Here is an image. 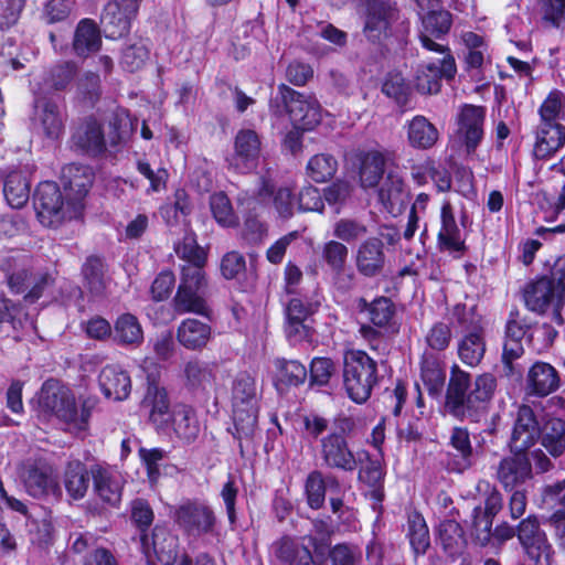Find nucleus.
Listing matches in <instances>:
<instances>
[{"instance_id": "1", "label": "nucleus", "mask_w": 565, "mask_h": 565, "mask_svg": "<svg viewBox=\"0 0 565 565\" xmlns=\"http://www.w3.org/2000/svg\"><path fill=\"white\" fill-rule=\"evenodd\" d=\"M269 108L276 117L288 115L295 128L301 130L313 129L322 118V109L316 97L299 93L286 84L278 86Z\"/></svg>"}, {"instance_id": "2", "label": "nucleus", "mask_w": 565, "mask_h": 565, "mask_svg": "<svg viewBox=\"0 0 565 565\" xmlns=\"http://www.w3.org/2000/svg\"><path fill=\"white\" fill-rule=\"evenodd\" d=\"M377 365L364 351L349 350L344 354L343 383L348 396L355 403L366 402L377 382Z\"/></svg>"}, {"instance_id": "3", "label": "nucleus", "mask_w": 565, "mask_h": 565, "mask_svg": "<svg viewBox=\"0 0 565 565\" xmlns=\"http://www.w3.org/2000/svg\"><path fill=\"white\" fill-rule=\"evenodd\" d=\"M131 518L140 527V542L145 553H149L152 548L158 559L169 565L177 557L178 539L169 534L164 529L156 527L151 536V546L149 537L143 533L145 529L150 526L153 520V512L146 500L137 499L131 504Z\"/></svg>"}, {"instance_id": "4", "label": "nucleus", "mask_w": 565, "mask_h": 565, "mask_svg": "<svg viewBox=\"0 0 565 565\" xmlns=\"http://www.w3.org/2000/svg\"><path fill=\"white\" fill-rule=\"evenodd\" d=\"M40 407L75 429L83 430L88 423V413L85 409L78 414L75 397L71 391L56 381H46L39 395Z\"/></svg>"}, {"instance_id": "5", "label": "nucleus", "mask_w": 565, "mask_h": 565, "mask_svg": "<svg viewBox=\"0 0 565 565\" xmlns=\"http://www.w3.org/2000/svg\"><path fill=\"white\" fill-rule=\"evenodd\" d=\"M71 203V199L67 198L65 204L61 190L54 182L40 183L34 193L36 215L39 221L47 227L58 226L65 220L77 217L81 214V212H75Z\"/></svg>"}, {"instance_id": "6", "label": "nucleus", "mask_w": 565, "mask_h": 565, "mask_svg": "<svg viewBox=\"0 0 565 565\" xmlns=\"http://www.w3.org/2000/svg\"><path fill=\"white\" fill-rule=\"evenodd\" d=\"M399 19L396 6L387 0H366L363 14V34L372 43H383L394 35Z\"/></svg>"}, {"instance_id": "7", "label": "nucleus", "mask_w": 565, "mask_h": 565, "mask_svg": "<svg viewBox=\"0 0 565 565\" xmlns=\"http://www.w3.org/2000/svg\"><path fill=\"white\" fill-rule=\"evenodd\" d=\"M20 479L25 492L35 499L57 500L62 497L58 476L45 461L26 462L21 469Z\"/></svg>"}, {"instance_id": "8", "label": "nucleus", "mask_w": 565, "mask_h": 565, "mask_svg": "<svg viewBox=\"0 0 565 565\" xmlns=\"http://www.w3.org/2000/svg\"><path fill=\"white\" fill-rule=\"evenodd\" d=\"M516 536L535 565H551L552 547L536 515L531 514L516 526Z\"/></svg>"}, {"instance_id": "9", "label": "nucleus", "mask_w": 565, "mask_h": 565, "mask_svg": "<svg viewBox=\"0 0 565 565\" xmlns=\"http://www.w3.org/2000/svg\"><path fill=\"white\" fill-rule=\"evenodd\" d=\"M319 306L318 300L301 297H294L287 302L285 332L290 341L301 342L311 339L312 329L306 324V320L318 310Z\"/></svg>"}, {"instance_id": "10", "label": "nucleus", "mask_w": 565, "mask_h": 565, "mask_svg": "<svg viewBox=\"0 0 565 565\" xmlns=\"http://www.w3.org/2000/svg\"><path fill=\"white\" fill-rule=\"evenodd\" d=\"M175 522L190 535L212 533L216 523L213 510L198 501H186L174 512Z\"/></svg>"}, {"instance_id": "11", "label": "nucleus", "mask_w": 565, "mask_h": 565, "mask_svg": "<svg viewBox=\"0 0 565 565\" xmlns=\"http://www.w3.org/2000/svg\"><path fill=\"white\" fill-rule=\"evenodd\" d=\"M497 386L495 379L492 374L484 373L479 375L475 381V386L471 391L466 392L459 398V406L461 413H449L457 418H469L477 420L478 417L487 409V404L491 399Z\"/></svg>"}, {"instance_id": "12", "label": "nucleus", "mask_w": 565, "mask_h": 565, "mask_svg": "<svg viewBox=\"0 0 565 565\" xmlns=\"http://www.w3.org/2000/svg\"><path fill=\"white\" fill-rule=\"evenodd\" d=\"M319 455L323 466L352 472L358 468V460L342 435L327 434L320 438Z\"/></svg>"}, {"instance_id": "13", "label": "nucleus", "mask_w": 565, "mask_h": 565, "mask_svg": "<svg viewBox=\"0 0 565 565\" xmlns=\"http://www.w3.org/2000/svg\"><path fill=\"white\" fill-rule=\"evenodd\" d=\"M556 294L557 290L553 281L548 280L547 276H543L526 286L524 290L525 305L531 311L540 313L545 312L548 307H553L552 319L562 326L561 307L564 301H558Z\"/></svg>"}, {"instance_id": "14", "label": "nucleus", "mask_w": 565, "mask_h": 565, "mask_svg": "<svg viewBox=\"0 0 565 565\" xmlns=\"http://www.w3.org/2000/svg\"><path fill=\"white\" fill-rule=\"evenodd\" d=\"M495 478L504 490L519 489L533 478L531 461L525 452L511 451L495 469Z\"/></svg>"}, {"instance_id": "15", "label": "nucleus", "mask_w": 565, "mask_h": 565, "mask_svg": "<svg viewBox=\"0 0 565 565\" xmlns=\"http://www.w3.org/2000/svg\"><path fill=\"white\" fill-rule=\"evenodd\" d=\"M456 73L455 57L447 55L445 60L419 65L415 73L414 86L420 94H437L441 87V79H452Z\"/></svg>"}, {"instance_id": "16", "label": "nucleus", "mask_w": 565, "mask_h": 565, "mask_svg": "<svg viewBox=\"0 0 565 565\" xmlns=\"http://www.w3.org/2000/svg\"><path fill=\"white\" fill-rule=\"evenodd\" d=\"M542 425L529 405L518 408L512 434L509 440L511 451L527 452L540 438Z\"/></svg>"}, {"instance_id": "17", "label": "nucleus", "mask_w": 565, "mask_h": 565, "mask_svg": "<svg viewBox=\"0 0 565 565\" xmlns=\"http://www.w3.org/2000/svg\"><path fill=\"white\" fill-rule=\"evenodd\" d=\"M358 271L367 278L380 276L387 265V255L383 239L369 237L361 242L354 254Z\"/></svg>"}, {"instance_id": "18", "label": "nucleus", "mask_w": 565, "mask_h": 565, "mask_svg": "<svg viewBox=\"0 0 565 565\" xmlns=\"http://www.w3.org/2000/svg\"><path fill=\"white\" fill-rule=\"evenodd\" d=\"M140 4L131 0H110L104 7L102 23L111 38L127 34L136 19Z\"/></svg>"}, {"instance_id": "19", "label": "nucleus", "mask_w": 565, "mask_h": 565, "mask_svg": "<svg viewBox=\"0 0 565 565\" xmlns=\"http://www.w3.org/2000/svg\"><path fill=\"white\" fill-rule=\"evenodd\" d=\"M94 181V173L87 166L71 163L62 169V182L66 196L75 212H82L83 200L88 193Z\"/></svg>"}, {"instance_id": "20", "label": "nucleus", "mask_w": 565, "mask_h": 565, "mask_svg": "<svg viewBox=\"0 0 565 565\" xmlns=\"http://www.w3.org/2000/svg\"><path fill=\"white\" fill-rule=\"evenodd\" d=\"M260 154V141L254 130H241L235 138V153L228 163L239 173H247L258 166Z\"/></svg>"}, {"instance_id": "21", "label": "nucleus", "mask_w": 565, "mask_h": 565, "mask_svg": "<svg viewBox=\"0 0 565 565\" xmlns=\"http://www.w3.org/2000/svg\"><path fill=\"white\" fill-rule=\"evenodd\" d=\"M438 248L441 252L449 253L456 258L461 257L467 249L465 238L462 237L454 215V209L448 201L443 203L440 210Z\"/></svg>"}, {"instance_id": "22", "label": "nucleus", "mask_w": 565, "mask_h": 565, "mask_svg": "<svg viewBox=\"0 0 565 565\" xmlns=\"http://www.w3.org/2000/svg\"><path fill=\"white\" fill-rule=\"evenodd\" d=\"M486 108L465 105L458 118V135L463 140L467 152H473L483 138Z\"/></svg>"}, {"instance_id": "23", "label": "nucleus", "mask_w": 565, "mask_h": 565, "mask_svg": "<svg viewBox=\"0 0 565 565\" xmlns=\"http://www.w3.org/2000/svg\"><path fill=\"white\" fill-rule=\"evenodd\" d=\"M377 185V200L384 210L393 215L402 213L408 203V191L403 178L388 171Z\"/></svg>"}, {"instance_id": "24", "label": "nucleus", "mask_w": 565, "mask_h": 565, "mask_svg": "<svg viewBox=\"0 0 565 565\" xmlns=\"http://www.w3.org/2000/svg\"><path fill=\"white\" fill-rule=\"evenodd\" d=\"M141 409L148 412L149 419L158 427L170 422V401L166 388L154 380H148L146 394L140 403Z\"/></svg>"}, {"instance_id": "25", "label": "nucleus", "mask_w": 565, "mask_h": 565, "mask_svg": "<svg viewBox=\"0 0 565 565\" xmlns=\"http://www.w3.org/2000/svg\"><path fill=\"white\" fill-rule=\"evenodd\" d=\"M34 124L42 134L52 140L58 139L64 132V116L58 105L46 98H39L34 105Z\"/></svg>"}, {"instance_id": "26", "label": "nucleus", "mask_w": 565, "mask_h": 565, "mask_svg": "<svg viewBox=\"0 0 565 565\" xmlns=\"http://www.w3.org/2000/svg\"><path fill=\"white\" fill-rule=\"evenodd\" d=\"M98 382L106 398L117 402L128 398L131 392V380L121 366L110 364L103 367Z\"/></svg>"}, {"instance_id": "27", "label": "nucleus", "mask_w": 565, "mask_h": 565, "mask_svg": "<svg viewBox=\"0 0 565 565\" xmlns=\"http://www.w3.org/2000/svg\"><path fill=\"white\" fill-rule=\"evenodd\" d=\"M559 386L557 371L548 363L536 362L527 372L526 392L529 395L547 396Z\"/></svg>"}, {"instance_id": "28", "label": "nucleus", "mask_w": 565, "mask_h": 565, "mask_svg": "<svg viewBox=\"0 0 565 565\" xmlns=\"http://www.w3.org/2000/svg\"><path fill=\"white\" fill-rule=\"evenodd\" d=\"M73 146L89 156H98L106 149L100 124L93 118L82 122L72 135Z\"/></svg>"}, {"instance_id": "29", "label": "nucleus", "mask_w": 565, "mask_h": 565, "mask_svg": "<svg viewBox=\"0 0 565 565\" xmlns=\"http://www.w3.org/2000/svg\"><path fill=\"white\" fill-rule=\"evenodd\" d=\"M212 339V328L199 319H184L177 329V340L188 350L200 351Z\"/></svg>"}, {"instance_id": "30", "label": "nucleus", "mask_w": 565, "mask_h": 565, "mask_svg": "<svg viewBox=\"0 0 565 565\" xmlns=\"http://www.w3.org/2000/svg\"><path fill=\"white\" fill-rule=\"evenodd\" d=\"M94 490L105 502L116 505L121 499L122 481L116 471L96 466L92 469Z\"/></svg>"}, {"instance_id": "31", "label": "nucleus", "mask_w": 565, "mask_h": 565, "mask_svg": "<svg viewBox=\"0 0 565 565\" xmlns=\"http://www.w3.org/2000/svg\"><path fill=\"white\" fill-rule=\"evenodd\" d=\"M257 195L262 201L271 199L273 206L279 218L289 220L294 215L296 200L290 188L280 186L276 189L270 181L262 179Z\"/></svg>"}, {"instance_id": "32", "label": "nucleus", "mask_w": 565, "mask_h": 565, "mask_svg": "<svg viewBox=\"0 0 565 565\" xmlns=\"http://www.w3.org/2000/svg\"><path fill=\"white\" fill-rule=\"evenodd\" d=\"M437 543L452 561L462 556L467 548V540L461 525L454 520L439 524Z\"/></svg>"}, {"instance_id": "33", "label": "nucleus", "mask_w": 565, "mask_h": 565, "mask_svg": "<svg viewBox=\"0 0 565 565\" xmlns=\"http://www.w3.org/2000/svg\"><path fill=\"white\" fill-rule=\"evenodd\" d=\"M73 50L79 57H87L99 51L102 34L97 23L92 19H83L77 23L73 38Z\"/></svg>"}, {"instance_id": "34", "label": "nucleus", "mask_w": 565, "mask_h": 565, "mask_svg": "<svg viewBox=\"0 0 565 565\" xmlns=\"http://www.w3.org/2000/svg\"><path fill=\"white\" fill-rule=\"evenodd\" d=\"M565 142V127L562 125H540L536 131L534 156L537 159H547L554 154Z\"/></svg>"}, {"instance_id": "35", "label": "nucleus", "mask_w": 565, "mask_h": 565, "mask_svg": "<svg viewBox=\"0 0 565 565\" xmlns=\"http://www.w3.org/2000/svg\"><path fill=\"white\" fill-rule=\"evenodd\" d=\"M113 339L122 347H140L143 342V330L138 318L131 313L120 315L114 323Z\"/></svg>"}, {"instance_id": "36", "label": "nucleus", "mask_w": 565, "mask_h": 565, "mask_svg": "<svg viewBox=\"0 0 565 565\" xmlns=\"http://www.w3.org/2000/svg\"><path fill=\"white\" fill-rule=\"evenodd\" d=\"M541 445L554 458L565 452V420L558 417H547L542 424L540 434Z\"/></svg>"}, {"instance_id": "37", "label": "nucleus", "mask_w": 565, "mask_h": 565, "mask_svg": "<svg viewBox=\"0 0 565 565\" xmlns=\"http://www.w3.org/2000/svg\"><path fill=\"white\" fill-rule=\"evenodd\" d=\"M234 423V436L239 441L243 450V441H249L257 430L258 405L232 406Z\"/></svg>"}, {"instance_id": "38", "label": "nucleus", "mask_w": 565, "mask_h": 565, "mask_svg": "<svg viewBox=\"0 0 565 565\" xmlns=\"http://www.w3.org/2000/svg\"><path fill=\"white\" fill-rule=\"evenodd\" d=\"M172 427L178 437L186 443L196 439L200 433V424L195 411L186 405L177 406L170 415Z\"/></svg>"}, {"instance_id": "39", "label": "nucleus", "mask_w": 565, "mask_h": 565, "mask_svg": "<svg viewBox=\"0 0 565 565\" xmlns=\"http://www.w3.org/2000/svg\"><path fill=\"white\" fill-rule=\"evenodd\" d=\"M409 145L417 149L431 148L439 138L437 128L424 116H415L407 126Z\"/></svg>"}, {"instance_id": "40", "label": "nucleus", "mask_w": 565, "mask_h": 565, "mask_svg": "<svg viewBox=\"0 0 565 565\" xmlns=\"http://www.w3.org/2000/svg\"><path fill=\"white\" fill-rule=\"evenodd\" d=\"M486 353L484 331H468L458 342L459 359L469 366L478 365Z\"/></svg>"}, {"instance_id": "41", "label": "nucleus", "mask_w": 565, "mask_h": 565, "mask_svg": "<svg viewBox=\"0 0 565 565\" xmlns=\"http://www.w3.org/2000/svg\"><path fill=\"white\" fill-rule=\"evenodd\" d=\"M64 484L73 499L84 498L89 487V473L86 466L79 460L70 461L64 471Z\"/></svg>"}, {"instance_id": "42", "label": "nucleus", "mask_w": 565, "mask_h": 565, "mask_svg": "<svg viewBox=\"0 0 565 565\" xmlns=\"http://www.w3.org/2000/svg\"><path fill=\"white\" fill-rule=\"evenodd\" d=\"M185 385L194 391H206L214 384V367L199 360H191L184 365Z\"/></svg>"}, {"instance_id": "43", "label": "nucleus", "mask_w": 565, "mask_h": 565, "mask_svg": "<svg viewBox=\"0 0 565 565\" xmlns=\"http://www.w3.org/2000/svg\"><path fill=\"white\" fill-rule=\"evenodd\" d=\"M3 194L13 209L23 207L30 199V183L21 172H11L7 175Z\"/></svg>"}, {"instance_id": "44", "label": "nucleus", "mask_w": 565, "mask_h": 565, "mask_svg": "<svg viewBox=\"0 0 565 565\" xmlns=\"http://www.w3.org/2000/svg\"><path fill=\"white\" fill-rule=\"evenodd\" d=\"M422 380L429 395L438 396L444 388L446 372L438 359L425 353L422 362Z\"/></svg>"}, {"instance_id": "45", "label": "nucleus", "mask_w": 565, "mask_h": 565, "mask_svg": "<svg viewBox=\"0 0 565 565\" xmlns=\"http://www.w3.org/2000/svg\"><path fill=\"white\" fill-rule=\"evenodd\" d=\"M275 554L286 565H311L313 562L310 550L291 539H282L277 543Z\"/></svg>"}, {"instance_id": "46", "label": "nucleus", "mask_w": 565, "mask_h": 565, "mask_svg": "<svg viewBox=\"0 0 565 565\" xmlns=\"http://www.w3.org/2000/svg\"><path fill=\"white\" fill-rule=\"evenodd\" d=\"M258 402L255 379L246 372L237 374L232 386V406L258 405Z\"/></svg>"}, {"instance_id": "47", "label": "nucleus", "mask_w": 565, "mask_h": 565, "mask_svg": "<svg viewBox=\"0 0 565 565\" xmlns=\"http://www.w3.org/2000/svg\"><path fill=\"white\" fill-rule=\"evenodd\" d=\"M385 158L381 152H366L361 160L360 181L365 189L376 186L383 178Z\"/></svg>"}, {"instance_id": "48", "label": "nucleus", "mask_w": 565, "mask_h": 565, "mask_svg": "<svg viewBox=\"0 0 565 565\" xmlns=\"http://www.w3.org/2000/svg\"><path fill=\"white\" fill-rule=\"evenodd\" d=\"M470 386L469 373L455 365L451 370L450 380L447 387L445 407L448 413H461L459 398L463 396Z\"/></svg>"}, {"instance_id": "49", "label": "nucleus", "mask_w": 565, "mask_h": 565, "mask_svg": "<svg viewBox=\"0 0 565 565\" xmlns=\"http://www.w3.org/2000/svg\"><path fill=\"white\" fill-rule=\"evenodd\" d=\"M204 291L178 287L173 299L174 309L178 313L193 312L209 317L210 309L202 297Z\"/></svg>"}, {"instance_id": "50", "label": "nucleus", "mask_w": 565, "mask_h": 565, "mask_svg": "<svg viewBox=\"0 0 565 565\" xmlns=\"http://www.w3.org/2000/svg\"><path fill=\"white\" fill-rule=\"evenodd\" d=\"M85 286L94 297H102L106 292L107 279L104 274V264L97 257H89L83 265Z\"/></svg>"}, {"instance_id": "51", "label": "nucleus", "mask_w": 565, "mask_h": 565, "mask_svg": "<svg viewBox=\"0 0 565 565\" xmlns=\"http://www.w3.org/2000/svg\"><path fill=\"white\" fill-rule=\"evenodd\" d=\"M407 536L416 554H425L430 545L429 531L424 518L414 512L408 515Z\"/></svg>"}, {"instance_id": "52", "label": "nucleus", "mask_w": 565, "mask_h": 565, "mask_svg": "<svg viewBox=\"0 0 565 565\" xmlns=\"http://www.w3.org/2000/svg\"><path fill=\"white\" fill-rule=\"evenodd\" d=\"M338 169V161L328 153L313 156L307 164L308 175L316 182H326L331 179Z\"/></svg>"}, {"instance_id": "53", "label": "nucleus", "mask_w": 565, "mask_h": 565, "mask_svg": "<svg viewBox=\"0 0 565 565\" xmlns=\"http://www.w3.org/2000/svg\"><path fill=\"white\" fill-rule=\"evenodd\" d=\"M369 234L367 225L358 218L343 217L335 222L333 235L342 243L356 242Z\"/></svg>"}, {"instance_id": "54", "label": "nucleus", "mask_w": 565, "mask_h": 565, "mask_svg": "<svg viewBox=\"0 0 565 565\" xmlns=\"http://www.w3.org/2000/svg\"><path fill=\"white\" fill-rule=\"evenodd\" d=\"M360 306L367 308L370 320L377 327L388 324L395 312L393 302L386 297H380L371 303H367L365 299H361Z\"/></svg>"}, {"instance_id": "55", "label": "nucleus", "mask_w": 565, "mask_h": 565, "mask_svg": "<svg viewBox=\"0 0 565 565\" xmlns=\"http://www.w3.org/2000/svg\"><path fill=\"white\" fill-rule=\"evenodd\" d=\"M423 30L420 32L433 34L435 39L444 36L451 26V14L448 11H435L427 12L422 18Z\"/></svg>"}, {"instance_id": "56", "label": "nucleus", "mask_w": 565, "mask_h": 565, "mask_svg": "<svg viewBox=\"0 0 565 565\" xmlns=\"http://www.w3.org/2000/svg\"><path fill=\"white\" fill-rule=\"evenodd\" d=\"M278 380L287 385L298 386L307 379V369L295 360H277Z\"/></svg>"}, {"instance_id": "57", "label": "nucleus", "mask_w": 565, "mask_h": 565, "mask_svg": "<svg viewBox=\"0 0 565 565\" xmlns=\"http://www.w3.org/2000/svg\"><path fill=\"white\" fill-rule=\"evenodd\" d=\"M210 205L214 218L222 226L230 227L237 223V217L233 211L231 201L223 192L213 194L210 200Z\"/></svg>"}, {"instance_id": "58", "label": "nucleus", "mask_w": 565, "mask_h": 565, "mask_svg": "<svg viewBox=\"0 0 565 565\" xmlns=\"http://www.w3.org/2000/svg\"><path fill=\"white\" fill-rule=\"evenodd\" d=\"M452 317L456 322L468 331H484L482 326V317L477 311V306L467 303H457L452 308Z\"/></svg>"}, {"instance_id": "59", "label": "nucleus", "mask_w": 565, "mask_h": 565, "mask_svg": "<svg viewBox=\"0 0 565 565\" xmlns=\"http://www.w3.org/2000/svg\"><path fill=\"white\" fill-rule=\"evenodd\" d=\"M331 565H360L362 551L359 545L352 543H339L329 551Z\"/></svg>"}, {"instance_id": "60", "label": "nucleus", "mask_w": 565, "mask_h": 565, "mask_svg": "<svg viewBox=\"0 0 565 565\" xmlns=\"http://www.w3.org/2000/svg\"><path fill=\"white\" fill-rule=\"evenodd\" d=\"M349 248L340 241H329L322 247V258L334 273L345 269Z\"/></svg>"}, {"instance_id": "61", "label": "nucleus", "mask_w": 565, "mask_h": 565, "mask_svg": "<svg viewBox=\"0 0 565 565\" xmlns=\"http://www.w3.org/2000/svg\"><path fill=\"white\" fill-rule=\"evenodd\" d=\"M307 502L311 509H320L326 500V482L322 473L318 470L310 472L306 484Z\"/></svg>"}, {"instance_id": "62", "label": "nucleus", "mask_w": 565, "mask_h": 565, "mask_svg": "<svg viewBox=\"0 0 565 565\" xmlns=\"http://www.w3.org/2000/svg\"><path fill=\"white\" fill-rule=\"evenodd\" d=\"M205 264H185L181 268V281L179 287L204 291L207 281L204 273Z\"/></svg>"}, {"instance_id": "63", "label": "nucleus", "mask_w": 565, "mask_h": 565, "mask_svg": "<svg viewBox=\"0 0 565 565\" xmlns=\"http://www.w3.org/2000/svg\"><path fill=\"white\" fill-rule=\"evenodd\" d=\"M175 254L186 264H205L206 254L200 247L193 235H185L181 243L175 246Z\"/></svg>"}, {"instance_id": "64", "label": "nucleus", "mask_w": 565, "mask_h": 565, "mask_svg": "<svg viewBox=\"0 0 565 565\" xmlns=\"http://www.w3.org/2000/svg\"><path fill=\"white\" fill-rule=\"evenodd\" d=\"M149 57V51L142 43H135L127 46L121 56L120 64L128 72L139 71Z\"/></svg>"}]
</instances>
